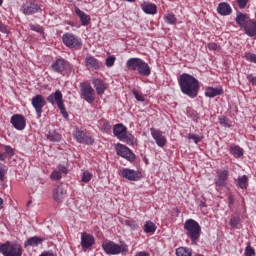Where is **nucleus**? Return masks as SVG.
Segmentation results:
<instances>
[{"mask_svg": "<svg viewBox=\"0 0 256 256\" xmlns=\"http://www.w3.org/2000/svg\"><path fill=\"white\" fill-rule=\"evenodd\" d=\"M181 92L191 99H195L199 95V80L190 74H181L178 80Z\"/></svg>", "mask_w": 256, "mask_h": 256, "instance_id": "obj_1", "label": "nucleus"}, {"mask_svg": "<svg viewBox=\"0 0 256 256\" xmlns=\"http://www.w3.org/2000/svg\"><path fill=\"white\" fill-rule=\"evenodd\" d=\"M176 255L177 256H191L192 252L191 249L185 248V247H180L176 249Z\"/></svg>", "mask_w": 256, "mask_h": 256, "instance_id": "obj_36", "label": "nucleus"}, {"mask_svg": "<svg viewBox=\"0 0 256 256\" xmlns=\"http://www.w3.org/2000/svg\"><path fill=\"white\" fill-rule=\"evenodd\" d=\"M245 256H255V248L251 247V244H248L245 248V252H244Z\"/></svg>", "mask_w": 256, "mask_h": 256, "instance_id": "obj_39", "label": "nucleus"}, {"mask_svg": "<svg viewBox=\"0 0 256 256\" xmlns=\"http://www.w3.org/2000/svg\"><path fill=\"white\" fill-rule=\"evenodd\" d=\"M43 240L37 236L29 238L25 243L24 247H37V245H41Z\"/></svg>", "mask_w": 256, "mask_h": 256, "instance_id": "obj_31", "label": "nucleus"}, {"mask_svg": "<svg viewBox=\"0 0 256 256\" xmlns=\"http://www.w3.org/2000/svg\"><path fill=\"white\" fill-rule=\"evenodd\" d=\"M150 133L153 139L155 140L156 145H158V147H165V143H167V139H165V136H163V132H161V130L151 128Z\"/></svg>", "mask_w": 256, "mask_h": 256, "instance_id": "obj_18", "label": "nucleus"}, {"mask_svg": "<svg viewBox=\"0 0 256 256\" xmlns=\"http://www.w3.org/2000/svg\"><path fill=\"white\" fill-rule=\"evenodd\" d=\"M184 229L186 232L187 237L192 241V243H197L199 238L201 237V226L199 222L189 219L184 224Z\"/></svg>", "mask_w": 256, "mask_h": 256, "instance_id": "obj_4", "label": "nucleus"}, {"mask_svg": "<svg viewBox=\"0 0 256 256\" xmlns=\"http://www.w3.org/2000/svg\"><path fill=\"white\" fill-rule=\"evenodd\" d=\"M80 95L87 103H93L95 101V89L87 82L80 83Z\"/></svg>", "mask_w": 256, "mask_h": 256, "instance_id": "obj_8", "label": "nucleus"}, {"mask_svg": "<svg viewBox=\"0 0 256 256\" xmlns=\"http://www.w3.org/2000/svg\"><path fill=\"white\" fill-rule=\"evenodd\" d=\"M126 67L132 71H138L139 75H142L143 77H149V75H151V67L140 58H130L126 62Z\"/></svg>", "mask_w": 256, "mask_h": 256, "instance_id": "obj_2", "label": "nucleus"}, {"mask_svg": "<svg viewBox=\"0 0 256 256\" xmlns=\"http://www.w3.org/2000/svg\"><path fill=\"white\" fill-rule=\"evenodd\" d=\"M61 177H62V175H61V172H59V171H54L51 174V179L53 181H59V179H61Z\"/></svg>", "mask_w": 256, "mask_h": 256, "instance_id": "obj_46", "label": "nucleus"}, {"mask_svg": "<svg viewBox=\"0 0 256 256\" xmlns=\"http://www.w3.org/2000/svg\"><path fill=\"white\" fill-rule=\"evenodd\" d=\"M0 147H3V144H0Z\"/></svg>", "mask_w": 256, "mask_h": 256, "instance_id": "obj_60", "label": "nucleus"}, {"mask_svg": "<svg viewBox=\"0 0 256 256\" xmlns=\"http://www.w3.org/2000/svg\"><path fill=\"white\" fill-rule=\"evenodd\" d=\"M73 137L78 143H84L85 145H93L94 143L93 138L87 136V132L83 130H76L73 133Z\"/></svg>", "mask_w": 256, "mask_h": 256, "instance_id": "obj_12", "label": "nucleus"}, {"mask_svg": "<svg viewBox=\"0 0 256 256\" xmlns=\"http://www.w3.org/2000/svg\"><path fill=\"white\" fill-rule=\"evenodd\" d=\"M85 65L88 69H91V71H96L99 69V61L93 56L86 57Z\"/></svg>", "mask_w": 256, "mask_h": 256, "instance_id": "obj_26", "label": "nucleus"}, {"mask_svg": "<svg viewBox=\"0 0 256 256\" xmlns=\"http://www.w3.org/2000/svg\"><path fill=\"white\" fill-rule=\"evenodd\" d=\"M31 31H36V33H43V28L39 25H30Z\"/></svg>", "mask_w": 256, "mask_h": 256, "instance_id": "obj_48", "label": "nucleus"}, {"mask_svg": "<svg viewBox=\"0 0 256 256\" xmlns=\"http://www.w3.org/2000/svg\"><path fill=\"white\" fill-rule=\"evenodd\" d=\"M3 5V0H0V7Z\"/></svg>", "mask_w": 256, "mask_h": 256, "instance_id": "obj_58", "label": "nucleus"}, {"mask_svg": "<svg viewBox=\"0 0 256 256\" xmlns=\"http://www.w3.org/2000/svg\"><path fill=\"white\" fill-rule=\"evenodd\" d=\"M244 57H245L246 61L256 64V54H253L251 52H246Z\"/></svg>", "mask_w": 256, "mask_h": 256, "instance_id": "obj_40", "label": "nucleus"}, {"mask_svg": "<svg viewBox=\"0 0 256 256\" xmlns=\"http://www.w3.org/2000/svg\"><path fill=\"white\" fill-rule=\"evenodd\" d=\"M21 11L24 15H35V13L41 11V7L32 1H26V3L21 6Z\"/></svg>", "mask_w": 256, "mask_h": 256, "instance_id": "obj_14", "label": "nucleus"}, {"mask_svg": "<svg viewBox=\"0 0 256 256\" xmlns=\"http://www.w3.org/2000/svg\"><path fill=\"white\" fill-rule=\"evenodd\" d=\"M166 23H168V25H175L177 23V18H175V15L173 14H167L164 17Z\"/></svg>", "mask_w": 256, "mask_h": 256, "instance_id": "obj_38", "label": "nucleus"}, {"mask_svg": "<svg viewBox=\"0 0 256 256\" xmlns=\"http://www.w3.org/2000/svg\"><path fill=\"white\" fill-rule=\"evenodd\" d=\"M217 95H223V88L221 87H208L205 90V97H209L210 99H213V97H217Z\"/></svg>", "mask_w": 256, "mask_h": 256, "instance_id": "obj_24", "label": "nucleus"}, {"mask_svg": "<svg viewBox=\"0 0 256 256\" xmlns=\"http://www.w3.org/2000/svg\"><path fill=\"white\" fill-rule=\"evenodd\" d=\"M95 245V237L93 235L87 234L86 232L81 234V247L82 249H89Z\"/></svg>", "mask_w": 256, "mask_h": 256, "instance_id": "obj_19", "label": "nucleus"}, {"mask_svg": "<svg viewBox=\"0 0 256 256\" xmlns=\"http://www.w3.org/2000/svg\"><path fill=\"white\" fill-rule=\"evenodd\" d=\"M75 13L79 17L82 25L84 27H87V25H89V23L91 22V17L85 14V12L81 11V9L79 8H75Z\"/></svg>", "mask_w": 256, "mask_h": 256, "instance_id": "obj_25", "label": "nucleus"}, {"mask_svg": "<svg viewBox=\"0 0 256 256\" xmlns=\"http://www.w3.org/2000/svg\"><path fill=\"white\" fill-rule=\"evenodd\" d=\"M219 123L222 127H231V122L225 117L219 118Z\"/></svg>", "mask_w": 256, "mask_h": 256, "instance_id": "obj_45", "label": "nucleus"}, {"mask_svg": "<svg viewBox=\"0 0 256 256\" xmlns=\"http://www.w3.org/2000/svg\"><path fill=\"white\" fill-rule=\"evenodd\" d=\"M121 177L127 179L128 181H139L141 179V172L131 170L129 168H124L120 171Z\"/></svg>", "mask_w": 256, "mask_h": 256, "instance_id": "obj_16", "label": "nucleus"}, {"mask_svg": "<svg viewBox=\"0 0 256 256\" xmlns=\"http://www.w3.org/2000/svg\"><path fill=\"white\" fill-rule=\"evenodd\" d=\"M40 256H56V255L53 252L46 251V252H43Z\"/></svg>", "mask_w": 256, "mask_h": 256, "instance_id": "obj_54", "label": "nucleus"}, {"mask_svg": "<svg viewBox=\"0 0 256 256\" xmlns=\"http://www.w3.org/2000/svg\"><path fill=\"white\" fill-rule=\"evenodd\" d=\"M133 95L137 101H145V97L139 92H137V90L133 91Z\"/></svg>", "mask_w": 256, "mask_h": 256, "instance_id": "obj_49", "label": "nucleus"}, {"mask_svg": "<svg viewBox=\"0 0 256 256\" xmlns=\"http://www.w3.org/2000/svg\"><path fill=\"white\" fill-rule=\"evenodd\" d=\"M230 151L232 155H234V157H236L237 159H239V157H243V148L239 146H232L230 148Z\"/></svg>", "mask_w": 256, "mask_h": 256, "instance_id": "obj_35", "label": "nucleus"}, {"mask_svg": "<svg viewBox=\"0 0 256 256\" xmlns=\"http://www.w3.org/2000/svg\"><path fill=\"white\" fill-rule=\"evenodd\" d=\"M116 153L117 155H120V157L127 159V161H135V154L133 151L123 144L116 145Z\"/></svg>", "mask_w": 256, "mask_h": 256, "instance_id": "obj_11", "label": "nucleus"}, {"mask_svg": "<svg viewBox=\"0 0 256 256\" xmlns=\"http://www.w3.org/2000/svg\"><path fill=\"white\" fill-rule=\"evenodd\" d=\"M6 174H7V166L0 163V181H5Z\"/></svg>", "mask_w": 256, "mask_h": 256, "instance_id": "obj_42", "label": "nucleus"}, {"mask_svg": "<svg viewBox=\"0 0 256 256\" xmlns=\"http://www.w3.org/2000/svg\"><path fill=\"white\" fill-rule=\"evenodd\" d=\"M93 179V174H91L89 171H85L82 176V183H89Z\"/></svg>", "mask_w": 256, "mask_h": 256, "instance_id": "obj_41", "label": "nucleus"}, {"mask_svg": "<svg viewBox=\"0 0 256 256\" xmlns=\"http://www.w3.org/2000/svg\"><path fill=\"white\" fill-rule=\"evenodd\" d=\"M93 85L96 89L97 95H103V93H105L107 90V84H105V82L99 78L93 79Z\"/></svg>", "mask_w": 256, "mask_h": 256, "instance_id": "obj_22", "label": "nucleus"}, {"mask_svg": "<svg viewBox=\"0 0 256 256\" xmlns=\"http://www.w3.org/2000/svg\"><path fill=\"white\" fill-rule=\"evenodd\" d=\"M188 139H193L194 143H199L201 141V137L195 135V134H189Z\"/></svg>", "mask_w": 256, "mask_h": 256, "instance_id": "obj_50", "label": "nucleus"}, {"mask_svg": "<svg viewBox=\"0 0 256 256\" xmlns=\"http://www.w3.org/2000/svg\"><path fill=\"white\" fill-rule=\"evenodd\" d=\"M0 253L3 256H21L23 255V247L17 242L7 241L0 245Z\"/></svg>", "mask_w": 256, "mask_h": 256, "instance_id": "obj_5", "label": "nucleus"}, {"mask_svg": "<svg viewBox=\"0 0 256 256\" xmlns=\"http://www.w3.org/2000/svg\"><path fill=\"white\" fill-rule=\"evenodd\" d=\"M229 225L232 227V229H241V218L237 216L232 217Z\"/></svg>", "mask_w": 256, "mask_h": 256, "instance_id": "obj_33", "label": "nucleus"}, {"mask_svg": "<svg viewBox=\"0 0 256 256\" xmlns=\"http://www.w3.org/2000/svg\"><path fill=\"white\" fill-rule=\"evenodd\" d=\"M28 205H31V201H30V202H28Z\"/></svg>", "mask_w": 256, "mask_h": 256, "instance_id": "obj_59", "label": "nucleus"}, {"mask_svg": "<svg viewBox=\"0 0 256 256\" xmlns=\"http://www.w3.org/2000/svg\"><path fill=\"white\" fill-rule=\"evenodd\" d=\"M58 172L62 175H67V167H65L64 165H59L58 166Z\"/></svg>", "mask_w": 256, "mask_h": 256, "instance_id": "obj_51", "label": "nucleus"}, {"mask_svg": "<svg viewBox=\"0 0 256 256\" xmlns=\"http://www.w3.org/2000/svg\"><path fill=\"white\" fill-rule=\"evenodd\" d=\"M252 21L251 18L247 14H243L241 12L237 13L236 22L240 27H245L249 24V22Z\"/></svg>", "mask_w": 256, "mask_h": 256, "instance_id": "obj_29", "label": "nucleus"}, {"mask_svg": "<svg viewBox=\"0 0 256 256\" xmlns=\"http://www.w3.org/2000/svg\"><path fill=\"white\" fill-rule=\"evenodd\" d=\"M0 33H9V29L7 28V26H5V24L0 22Z\"/></svg>", "mask_w": 256, "mask_h": 256, "instance_id": "obj_52", "label": "nucleus"}, {"mask_svg": "<svg viewBox=\"0 0 256 256\" xmlns=\"http://www.w3.org/2000/svg\"><path fill=\"white\" fill-rule=\"evenodd\" d=\"M31 103H32V107H34V109L37 113L38 119H40L41 113H43V107H45V105H47L45 98L43 97V95L38 94L32 98Z\"/></svg>", "mask_w": 256, "mask_h": 256, "instance_id": "obj_10", "label": "nucleus"}, {"mask_svg": "<svg viewBox=\"0 0 256 256\" xmlns=\"http://www.w3.org/2000/svg\"><path fill=\"white\" fill-rule=\"evenodd\" d=\"M227 179H229V170H218L214 180L216 187H225Z\"/></svg>", "mask_w": 256, "mask_h": 256, "instance_id": "obj_17", "label": "nucleus"}, {"mask_svg": "<svg viewBox=\"0 0 256 256\" xmlns=\"http://www.w3.org/2000/svg\"><path fill=\"white\" fill-rule=\"evenodd\" d=\"M236 185L240 189H247L249 187V178L247 175L239 176L236 180Z\"/></svg>", "mask_w": 256, "mask_h": 256, "instance_id": "obj_30", "label": "nucleus"}, {"mask_svg": "<svg viewBox=\"0 0 256 256\" xmlns=\"http://www.w3.org/2000/svg\"><path fill=\"white\" fill-rule=\"evenodd\" d=\"M136 256H149V253L147 252H138Z\"/></svg>", "mask_w": 256, "mask_h": 256, "instance_id": "obj_56", "label": "nucleus"}, {"mask_svg": "<svg viewBox=\"0 0 256 256\" xmlns=\"http://www.w3.org/2000/svg\"><path fill=\"white\" fill-rule=\"evenodd\" d=\"M247 79H248V81H249L250 83H252V85H255V86H256V77H255V76H253L252 74H249V75L247 76Z\"/></svg>", "mask_w": 256, "mask_h": 256, "instance_id": "obj_53", "label": "nucleus"}, {"mask_svg": "<svg viewBox=\"0 0 256 256\" xmlns=\"http://www.w3.org/2000/svg\"><path fill=\"white\" fill-rule=\"evenodd\" d=\"M113 134L119 141H123V143H127V145H133L137 143V139L134 135L127 131V127L123 124H116L113 127Z\"/></svg>", "mask_w": 256, "mask_h": 256, "instance_id": "obj_3", "label": "nucleus"}, {"mask_svg": "<svg viewBox=\"0 0 256 256\" xmlns=\"http://www.w3.org/2000/svg\"><path fill=\"white\" fill-rule=\"evenodd\" d=\"M124 224L127 227H130V229H132V231H137V229H139V225H137V222H135V220L126 219V220H124Z\"/></svg>", "mask_w": 256, "mask_h": 256, "instance_id": "obj_37", "label": "nucleus"}, {"mask_svg": "<svg viewBox=\"0 0 256 256\" xmlns=\"http://www.w3.org/2000/svg\"><path fill=\"white\" fill-rule=\"evenodd\" d=\"M141 9L146 15H157V5L151 2H143L141 4Z\"/></svg>", "mask_w": 256, "mask_h": 256, "instance_id": "obj_21", "label": "nucleus"}, {"mask_svg": "<svg viewBox=\"0 0 256 256\" xmlns=\"http://www.w3.org/2000/svg\"><path fill=\"white\" fill-rule=\"evenodd\" d=\"M228 203H229L230 206L233 205V203H234L233 196L230 195V196L228 197Z\"/></svg>", "mask_w": 256, "mask_h": 256, "instance_id": "obj_55", "label": "nucleus"}, {"mask_svg": "<svg viewBox=\"0 0 256 256\" xmlns=\"http://www.w3.org/2000/svg\"><path fill=\"white\" fill-rule=\"evenodd\" d=\"M239 9H245L249 0H237Z\"/></svg>", "mask_w": 256, "mask_h": 256, "instance_id": "obj_47", "label": "nucleus"}, {"mask_svg": "<svg viewBox=\"0 0 256 256\" xmlns=\"http://www.w3.org/2000/svg\"><path fill=\"white\" fill-rule=\"evenodd\" d=\"M68 66L69 62H67V60L63 58H57L51 65V69L52 71H54V73H60L61 75H63V73L67 71Z\"/></svg>", "mask_w": 256, "mask_h": 256, "instance_id": "obj_13", "label": "nucleus"}, {"mask_svg": "<svg viewBox=\"0 0 256 256\" xmlns=\"http://www.w3.org/2000/svg\"><path fill=\"white\" fill-rule=\"evenodd\" d=\"M116 60L117 58H115V56H110L106 58V67H113L115 65Z\"/></svg>", "mask_w": 256, "mask_h": 256, "instance_id": "obj_44", "label": "nucleus"}, {"mask_svg": "<svg viewBox=\"0 0 256 256\" xmlns=\"http://www.w3.org/2000/svg\"><path fill=\"white\" fill-rule=\"evenodd\" d=\"M102 249L107 255H119V253H127V245H119L113 241L104 242L102 244Z\"/></svg>", "mask_w": 256, "mask_h": 256, "instance_id": "obj_7", "label": "nucleus"}, {"mask_svg": "<svg viewBox=\"0 0 256 256\" xmlns=\"http://www.w3.org/2000/svg\"><path fill=\"white\" fill-rule=\"evenodd\" d=\"M66 195H67V190H65V186L63 185L57 186L53 191L54 200H56L58 203L63 201Z\"/></svg>", "mask_w": 256, "mask_h": 256, "instance_id": "obj_20", "label": "nucleus"}, {"mask_svg": "<svg viewBox=\"0 0 256 256\" xmlns=\"http://www.w3.org/2000/svg\"><path fill=\"white\" fill-rule=\"evenodd\" d=\"M2 208H3V199L0 198V209H2Z\"/></svg>", "mask_w": 256, "mask_h": 256, "instance_id": "obj_57", "label": "nucleus"}, {"mask_svg": "<svg viewBox=\"0 0 256 256\" xmlns=\"http://www.w3.org/2000/svg\"><path fill=\"white\" fill-rule=\"evenodd\" d=\"M4 147L5 153H0V161H5L7 157L11 159L15 155V149L10 145H2Z\"/></svg>", "mask_w": 256, "mask_h": 256, "instance_id": "obj_27", "label": "nucleus"}, {"mask_svg": "<svg viewBox=\"0 0 256 256\" xmlns=\"http://www.w3.org/2000/svg\"><path fill=\"white\" fill-rule=\"evenodd\" d=\"M231 6L227 2H221L217 7L219 15L227 16L232 13Z\"/></svg>", "mask_w": 256, "mask_h": 256, "instance_id": "obj_28", "label": "nucleus"}, {"mask_svg": "<svg viewBox=\"0 0 256 256\" xmlns=\"http://www.w3.org/2000/svg\"><path fill=\"white\" fill-rule=\"evenodd\" d=\"M62 41L66 47H69L70 49H81L83 43L81 42V39L79 37L75 36L71 33H66L62 37Z\"/></svg>", "mask_w": 256, "mask_h": 256, "instance_id": "obj_9", "label": "nucleus"}, {"mask_svg": "<svg viewBox=\"0 0 256 256\" xmlns=\"http://www.w3.org/2000/svg\"><path fill=\"white\" fill-rule=\"evenodd\" d=\"M10 123L17 129V131H23L25 129V126L27 125V122L25 120V116L21 114H14L11 117Z\"/></svg>", "mask_w": 256, "mask_h": 256, "instance_id": "obj_15", "label": "nucleus"}, {"mask_svg": "<svg viewBox=\"0 0 256 256\" xmlns=\"http://www.w3.org/2000/svg\"><path fill=\"white\" fill-rule=\"evenodd\" d=\"M157 231V225L152 221H146L144 224V233H155Z\"/></svg>", "mask_w": 256, "mask_h": 256, "instance_id": "obj_32", "label": "nucleus"}, {"mask_svg": "<svg viewBox=\"0 0 256 256\" xmlns=\"http://www.w3.org/2000/svg\"><path fill=\"white\" fill-rule=\"evenodd\" d=\"M245 34L248 37H256V21L250 20L244 27Z\"/></svg>", "mask_w": 256, "mask_h": 256, "instance_id": "obj_23", "label": "nucleus"}, {"mask_svg": "<svg viewBox=\"0 0 256 256\" xmlns=\"http://www.w3.org/2000/svg\"><path fill=\"white\" fill-rule=\"evenodd\" d=\"M47 101L50 102L51 105L57 104V107L60 110V113H62L64 119L69 118V114L67 113V110H65V104H63V94L59 90H56L55 93L50 94L47 97Z\"/></svg>", "mask_w": 256, "mask_h": 256, "instance_id": "obj_6", "label": "nucleus"}, {"mask_svg": "<svg viewBox=\"0 0 256 256\" xmlns=\"http://www.w3.org/2000/svg\"><path fill=\"white\" fill-rule=\"evenodd\" d=\"M208 49L210 51H221V46H219L217 43L215 42H210L208 44Z\"/></svg>", "mask_w": 256, "mask_h": 256, "instance_id": "obj_43", "label": "nucleus"}, {"mask_svg": "<svg viewBox=\"0 0 256 256\" xmlns=\"http://www.w3.org/2000/svg\"><path fill=\"white\" fill-rule=\"evenodd\" d=\"M47 139L48 141H53V143H59V141H61V134L52 131L47 134Z\"/></svg>", "mask_w": 256, "mask_h": 256, "instance_id": "obj_34", "label": "nucleus"}]
</instances>
